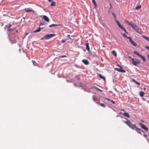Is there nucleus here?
I'll return each mask as SVG.
<instances>
[{
  "label": "nucleus",
  "mask_w": 149,
  "mask_h": 149,
  "mask_svg": "<svg viewBox=\"0 0 149 149\" xmlns=\"http://www.w3.org/2000/svg\"><path fill=\"white\" fill-rule=\"evenodd\" d=\"M127 120V121H123V122L127 124L129 127L133 130H134L135 128L137 132L139 134H141V130H142L139 128H137L136 126V125L133 124L127 118H125Z\"/></svg>",
  "instance_id": "nucleus-1"
},
{
  "label": "nucleus",
  "mask_w": 149,
  "mask_h": 149,
  "mask_svg": "<svg viewBox=\"0 0 149 149\" xmlns=\"http://www.w3.org/2000/svg\"><path fill=\"white\" fill-rule=\"evenodd\" d=\"M125 21L129 25L131 26L132 27V28L134 30L137 27V26L134 23L129 22L127 20H126Z\"/></svg>",
  "instance_id": "nucleus-2"
},
{
  "label": "nucleus",
  "mask_w": 149,
  "mask_h": 149,
  "mask_svg": "<svg viewBox=\"0 0 149 149\" xmlns=\"http://www.w3.org/2000/svg\"><path fill=\"white\" fill-rule=\"evenodd\" d=\"M132 63L133 65H136L140 63V61L137 59L132 58Z\"/></svg>",
  "instance_id": "nucleus-3"
},
{
  "label": "nucleus",
  "mask_w": 149,
  "mask_h": 149,
  "mask_svg": "<svg viewBox=\"0 0 149 149\" xmlns=\"http://www.w3.org/2000/svg\"><path fill=\"white\" fill-rule=\"evenodd\" d=\"M134 53L139 56L140 57L142 58L143 62H145L146 61V60L145 57L142 55H140L139 53H138V52L136 51H134Z\"/></svg>",
  "instance_id": "nucleus-4"
},
{
  "label": "nucleus",
  "mask_w": 149,
  "mask_h": 149,
  "mask_svg": "<svg viewBox=\"0 0 149 149\" xmlns=\"http://www.w3.org/2000/svg\"><path fill=\"white\" fill-rule=\"evenodd\" d=\"M55 35H56L55 34H46L44 36V38H45V39H48L52 38Z\"/></svg>",
  "instance_id": "nucleus-5"
},
{
  "label": "nucleus",
  "mask_w": 149,
  "mask_h": 149,
  "mask_svg": "<svg viewBox=\"0 0 149 149\" xmlns=\"http://www.w3.org/2000/svg\"><path fill=\"white\" fill-rule=\"evenodd\" d=\"M128 39H129L130 42L134 46H136V45H137L136 43L132 40V39L131 37H128Z\"/></svg>",
  "instance_id": "nucleus-6"
},
{
  "label": "nucleus",
  "mask_w": 149,
  "mask_h": 149,
  "mask_svg": "<svg viewBox=\"0 0 149 149\" xmlns=\"http://www.w3.org/2000/svg\"><path fill=\"white\" fill-rule=\"evenodd\" d=\"M139 125H140L141 126V127L142 128L145 130L147 131L148 130V128L144 125L143 124L141 123H139Z\"/></svg>",
  "instance_id": "nucleus-7"
},
{
  "label": "nucleus",
  "mask_w": 149,
  "mask_h": 149,
  "mask_svg": "<svg viewBox=\"0 0 149 149\" xmlns=\"http://www.w3.org/2000/svg\"><path fill=\"white\" fill-rule=\"evenodd\" d=\"M115 70L116 71H118L119 72H125V71L123 69H122V68L119 69L118 68H116L115 69Z\"/></svg>",
  "instance_id": "nucleus-8"
},
{
  "label": "nucleus",
  "mask_w": 149,
  "mask_h": 149,
  "mask_svg": "<svg viewBox=\"0 0 149 149\" xmlns=\"http://www.w3.org/2000/svg\"><path fill=\"white\" fill-rule=\"evenodd\" d=\"M24 10L26 12H32L33 13V14H34V11L33 10H32L31 9H29L28 8H26L24 9Z\"/></svg>",
  "instance_id": "nucleus-9"
},
{
  "label": "nucleus",
  "mask_w": 149,
  "mask_h": 149,
  "mask_svg": "<svg viewBox=\"0 0 149 149\" xmlns=\"http://www.w3.org/2000/svg\"><path fill=\"white\" fill-rule=\"evenodd\" d=\"M134 30L140 34H141L142 33L141 29L138 27Z\"/></svg>",
  "instance_id": "nucleus-10"
},
{
  "label": "nucleus",
  "mask_w": 149,
  "mask_h": 149,
  "mask_svg": "<svg viewBox=\"0 0 149 149\" xmlns=\"http://www.w3.org/2000/svg\"><path fill=\"white\" fill-rule=\"evenodd\" d=\"M82 62L85 65H88L89 64L88 61L86 60L83 59Z\"/></svg>",
  "instance_id": "nucleus-11"
},
{
  "label": "nucleus",
  "mask_w": 149,
  "mask_h": 149,
  "mask_svg": "<svg viewBox=\"0 0 149 149\" xmlns=\"http://www.w3.org/2000/svg\"><path fill=\"white\" fill-rule=\"evenodd\" d=\"M38 18H42V19H48L47 17L45 15H43V16L42 15H40L39 16H38Z\"/></svg>",
  "instance_id": "nucleus-12"
},
{
  "label": "nucleus",
  "mask_w": 149,
  "mask_h": 149,
  "mask_svg": "<svg viewBox=\"0 0 149 149\" xmlns=\"http://www.w3.org/2000/svg\"><path fill=\"white\" fill-rule=\"evenodd\" d=\"M61 26V25L59 24H52L51 25H49V27H52L54 26Z\"/></svg>",
  "instance_id": "nucleus-13"
},
{
  "label": "nucleus",
  "mask_w": 149,
  "mask_h": 149,
  "mask_svg": "<svg viewBox=\"0 0 149 149\" xmlns=\"http://www.w3.org/2000/svg\"><path fill=\"white\" fill-rule=\"evenodd\" d=\"M96 102L97 103L99 104L101 106L104 108H105L106 107L105 105L104 104H103L102 103H100L99 102Z\"/></svg>",
  "instance_id": "nucleus-14"
},
{
  "label": "nucleus",
  "mask_w": 149,
  "mask_h": 149,
  "mask_svg": "<svg viewBox=\"0 0 149 149\" xmlns=\"http://www.w3.org/2000/svg\"><path fill=\"white\" fill-rule=\"evenodd\" d=\"M123 114L124 116L127 117L128 118H129L130 117V116L129 114L127 113H123Z\"/></svg>",
  "instance_id": "nucleus-15"
},
{
  "label": "nucleus",
  "mask_w": 149,
  "mask_h": 149,
  "mask_svg": "<svg viewBox=\"0 0 149 149\" xmlns=\"http://www.w3.org/2000/svg\"><path fill=\"white\" fill-rule=\"evenodd\" d=\"M92 97H93V99L94 101H99V100H100L99 99L96 97L95 98L94 97V95H93L92 96Z\"/></svg>",
  "instance_id": "nucleus-16"
},
{
  "label": "nucleus",
  "mask_w": 149,
  "mask_h": 149,
  "mask_svg": "<svg viewBox=\"0 0 149 149\" xmlns=\"http://www.w3.org/2000/svg\"><path fill=\"white\" fill-rule=\"evenodd\" d=\"M116 21L117 23V24L118 25V26L120 28H122V26H121V25H120V23H119V22L116 19Z\"/></svg>",
  "instance_id": "nucleus-17"
},
{
  "label": "nucleus",
  "mask_w": 149,
  "mask_h": 149,
  "mask_svg": "<svg viewBox=\"0 0 149 149\" xmlns=\"http://www.w3.org/2000/svg\"><path fill=\"white\" fill-rule=\"evenodd\" d=\"M140 95L141 97H143L145 95V93L141 91L139 92Z\"/></svg>",
  "instance_id": "nucleus-18"
},
{
  "label": "nucleus",
  "mask_w": 149,
  "mask_h": 149,
  "mask_svg": "<svg viewBox=\"0 0 149 149\" xmlns=\"http://www.w3.org/2000/svg\"><path fill=\"white\" fill-rule=\"evenodd\" d=\"M132 81L137 85H140V83L139 82L136 81L135 79H132Z\"/></svg>",
  "instance_id": "nucleus-19"
},
{
  "label": "nucleus",
  "mask_w": 149,
  "mask_h": 149,
  "mask_svg": "<svg viewBox=\"0 0 149 149\" xmlns=\"http://www.w3.org/2000/svg\"><path fill=\"white\" fill-rule=\"evenodd\" d=\"M86 49L88 51H89L90 50V48L89 47L88 44V43L86 44Z\"/></svg>",
  "instance_id": "nucleus-20"
},
{
  "label": "nucleus",
  "mask_w": 149,
  "mask_h": 149,
  "mask_svg": "<svg viewBox=\"0 0 149 149\" xmlns=\"http://www.w3.org/2000/svg\"><path fill=\"white\" fill-rule=\"evenodd\" d=\"M93 88H95L96 90L97 91H99L101 92H102V90H100V89L99 88L97 87L94 86L93 87Z\"/></svg>",
  "instance_id": "nucleus-21"
},
{
  "label": "nucleus",
  "mask_w": 149,
  "mask_h": 149,
  "mask_svg": "<svg viewBox=\"0 0 149 149\" xmlns=\"http://www.w3.org/2000/svg\"><path fill=\"white\" fill-rule=\"evenodd\" d=\"M40 31V27H39V28L38 29H37L35 31H33V33H36V32H38Z\"/></svg>",
  "instance_id": "nucleus-22"
},
{
  "label": "nucleus",
  "mask_w": 149,
  "mask_h": 149,
  "mask_svg": "<svg viewBox=\"0 0 149 149\" xmlns=\"http://www.w3.org/2000/svg\"><path fill=\"white\" fill-rule=\"evenodd\" d=\"M112 54L115 56H117V54L116 53L114 50L112 51Z\"/></svg>",
  "instance_id": "nucleus-23"
},
{
  "label": "nucleus",
  "mask_w": 149,
  "mask_h": 149,
  "mask_svg": "<svg viewBox=\"0 0 149 149\" xmlns=\"http://www.w3.org/2000/svg\"><path fill=\"white\" fill-rule=\"evenodd\" d=\"M98 76L101 78H102V79H103L104 80H105V78L103 76H102V75H101V74H98Z\"/></svg>",
  "instance_id": "nucleus-24"
},
{
  "label": "nucleus",
  "mask_w": 149,
  "mask_h": 149,
  "mask_svg": "<svg viewBox=\"0 0 149 149\" xmlns=\"http://www.w3.org/2000/svg\"><path fill=\"white\" fill-rule=\"evenodd\" d=\"M55 5V2L52 1L50 6H53Z\"/></svg>",
  "instance_id": "nucleus-25"
},
{
  "label": "nucleus",
  "mask_w": 149,
  "mask_h": 149,
  "mask_svg": "<svg viewBox=\"0 0 149 149\" xmlns=\"http://www.w3.org/2000/svg\"><path fill=\"white\" fill-rule=\"evenodd\" d=\"M92 2L95 6V8L97 6L95 0H92Z\"/></svg>",
  "instance_id": "nucleus-26"
},
{
  "label": "nucleus",
  "mask_w": 149,
  "mask_h": 149,
  "mask_svg": "<svg viewBox=\"0 0 149 149\" xmlns=\"http://www.w3.org/2000/svg\"><path fill=\"white\" fill-rule=\"evenodd\" d=\"M143 36L145 39L149 41V37H147L145 36Z\"/></svg>",
  "instance_id": "nucleus-27"
},
{
  "label": "nucleus",
  "mask_w": 149,
  "mask_h": 149,
  "mask_svg": "<svg viewBox=\"0 0 149 149\" xmlns=\"http://www.w3.org/2000/svg\"><path fill=\"white\" fill-rule=\"evenodd\" d=\"M141 8V6L140 5H139V6H136V7L135 9L136 10H138V9H140Z\"/></svg>",
  "instance_id": "nucleus-28"
},
{
  "label": "nucleus",
  "mask_w": 149,
  "mask_h": 149,
  "mask_svg": "<svg viewBox=\"0 0 149 149\" xmlns=\"http://www.w3.org/2000/svg\"><path fill=\"white\" fill-rule=\"evenodd\" d=\"M124 31H125L126 33H127L128 32H127L126 29L123 27H122V28H121Z\"/></svg>",
  "instance_id": "nucleus-29"
},
{
  "label": "nucleus",
  "mask_w": 149,
  "mask_h": 149,
  "mask_svg": "<svg viewBox=\"0 0 149 149\" xmlns=\"http://www.w3.org/2000/svg\"><path fill=\"white\" fill-rule=\"evenodd\" d=\"M123 36L124 37H125L126 38H127V39H128V38L130 37L127 36L125 34V33L123 34Z\"/></svg>",
  "instance_id": "nucleus-30"
},
{
  "label": "nucleus",
  "mask_w": 149,
  "mask_h": 149,
  "mask_svg": "<svg viewBox=\"0 0 149 149\" xmlns=\"http://www.w3.org/2000/svg\"><path fill=\"white\" fill-rule=\"evenodd\" d=\"M113 15V16L114 18H116V15L113 13H112Z\"/></svg>",
  "instance_id": "nucleus-31"
},
{
  "label": "nucleus",
  "mask_w": 149,
  "mask_h": 149,
  "mask_svg": "<svg viewBox=\"0 0 149 149\" xmlns=\"http://www.w3.org/2000/svg\"><path fill=\"white\" fill-rule=\"evenodd\" d=\"M102 97L104 99H105L108 101H110V100H111L109 99V98H106L105 97Z\"/></svg>",
  "instance_id": "nucleus-32"
},
{
  "label": "nucleus",
  "mask_w": 149,
  "mask_h": 149,
  "mask_svg": "<svg viewBox=\"0 0 149 149\" xmlns=\"http://www.w3.org/2000/svg\"><path fill=\"white\" fill-rule=\"evenodd\" d=\"M66 55H62L60 57L61 58H63L64 57H66Z\"/></svg>",
  "instance_id": "nucleus-33"
},
{
  "label": "nucleus",
  "mask_w": 149,
  "mask_h": 149,
  "mask_svg": "<svg viewBox=\"0 0 149 149\" xmlns=\"http://www.w3.org/2000/svg\"><path fill=\"white\" fill-rule=\"evenodd\" d=\"M117 66L120 67V68H122V67H121L120 65L118 63L117 64Z\"/></svg>",
  "instance_id": "nucleus-34"
},
{
  "label": "nucleus",
  "mask_w": 149,
  "mask_h": 149,
  "mask_svg": "<svg viewBox=\"0 0 149 149\" xmlns=\"http://www.w3.org/2000/svg\"><path fill=\"white\" fill-rule=\"evenodd\" d=\"M11 42L12 43H16V40H14V41H12Z\"/></svg>",
  "instance_id": "nucleus-35"
},
{
  "label": "nucleus",
  "mask_w": 149,
  "mask_h": 149,
  "mask_svg": "<svg viewBox=\"0 0 149 149\" xmlns=\"http://www.w3.org/2000/svg\"><path fill=\"white\" fill-rule=\"evenodd\" d=\"M32 62L33 65H35V61H33V60H32Z\"/></svg>",
  "instance_id": "nucleus-36"
},
{
  "label": "nucleus",
  "mask_w": 149,
  "mask_h": 149,
  "mask_svg": "<svg viewBox=\"0 0 149 149\" xmlns=\"http://www.w3.org/2000/svg\"><path fill=\"white\" fill-rule=\"evenodd\" d=\"M110 101L113 104H115V102L113 100H110Z\"/></svg>",
  "instance_id": "nucleus-37"
},
{
  "label": "nucleus",
  "mask_w": 149,
  "mask_h": 149,
  "mask_svg": "<svg viewBox=\"0 0 149 149\" xmlns=\"http://www.w3.org/2000/svg\"><path fill=\"white\" fill-rule=\"evenodd\" d=\"M45 20L46 22H49V19H44Z\"/></svg>",
  "instance_id": "nucleus-38"
},
{
  "label": "nucleus",
  "mask_w": 149,
  "mask_h": 149,
  "mask_svg": "<svg viewBox=\"0 0 149 149\" xmlns=\"http://www.w3.org/2000/svg\"><path fill=\"white\" fill-rule=\"evenodd\" d=\"M146 48L147 49L149 50V47L148 46H147L146 47Z\"/></svg>",
  "instance_id": "nucleus-39"
},
{
  "label": "nucleus",
  "mask_w": 149,
  "mask_h": 149,
  "mask_svg": "<svg viewBox=\"0 0 149 149\" xmlns=\"http://www.w3.org/2000/svg\"><path fill=\"white\" fill-rule=\"evenodd\" d=\"M143 136L145 137H147L148 136L146 134H144L143 135Z\"/></svg>",
  "instance_id": "nucleus-40"
},
{
  "label": "nucleus",
  "mask_w": 149,
  "mask_h": 149,
  "mask_svg": "<svg viewBox=\"0 0 149 149\" xmlns=\"http://www.w3.org/2000/svg\"><path fill=\"white\" fill-rule=\"evenodd\" d=\"M29 34V33H25V36L23 38H25L26 37V35H28Z\"/></svg>",
  "instance_id": "nucleus-41"
},
{
  "label": "nucleus",
  "mask_w": 149,
  "mask_h": 149,
  "mask_svg": "<svg viewBox=\"0 0 149 149\" xmlns=\"http://www.w3.org/2000/svg\"><path fill=\"white\" fill-rule=\"evenodd\" d=\"M65 41L64 40H62L61 41V42L62 43H64L65 42Z\"/></svg>",
  "instance_id": "nucleus-42"
},
{
  "label": "nucleus",
  "mask_w": 149,
  "mask_h": 149,
  "mask_svg": "<svg viewBox=\"0 0 149 149\" xmlns=\"http://www.w3.org/2000/svg\"><path fill=\"white\" fill-rule=\"evenodd\" d=\"M44 25L43 23H42V22H41L40 24V26L41 25Z\"/></svg>",
  "instance_id": "nucleus-43"
},
{
  "label": "nucleus",
  "mask_w": 149,
  "mask_h": 149,
  "mask_svg": "<svg viewBox=\"0 0 149 149\" xmlns=\"http://www.w3.org/2000/svg\"><path fill=\"white\" fill-rule=\"evenodd\" d=\"M14 29H9V31H11L13 30Z\"/></svg>",
  "instance_id": "nucleus-44"
},
{
  "label": "nucleus",
  "mask_w": 149,
  "mask_h": 149,
  "mask_svg": "<svg viewBox=\"0 0 149 149\" xmlns=\"http://www.w3.org/2000/svg\"><path fill=\"white\" fill-rule=\"evenodd\" d=\"M11 25H9V26H8V29H9L10 28V27H11Z\"/></svg>",
  "instance_id": "nucleus-45"
},
{
  "label": "nucleus",
  "mask_w": 149,
  "mask_h": 149,
  "mask_svg": "<svg viewBox=\"0 0 149 149\" xmlns=\"http://www.w3.org/2000/svg\"><path fill=\"white\" fill-rule=\"evenodd\" d=\"M44 39H45V38H44V36L43 37V38H41V39L42 40H43Z\"/></svg>",
  "instance_id": "nucleus-46"
},
{
  "label": "nucleus",
  "mask_w": 149,
  "mask_h": 149,
  "mask_svg": "<svg viewBox=\"0 0 149 149\" xmlns=\"http://www.w3.org/2000/svg\"><path fill=\"white\" fill-rule=\"evenodd\" d=\"M18 32V30H16V31H15V32H16V33H17Z\"/></svg>",
  "instance_id": "nucleus-47"
},
{
  "label": "nucleus",
  "mask_w": 149,
  "mask_h": 149,
  "mask_svg": "<svg viewBox=\"0 0 149 149\" xmlns=\"http://www.w3.org/2000/svg\"><path fill=\"white\" fill-rule=\"evenodd\" d=\"M120 110L123 111H125V110L124 109H120Z\"/></svg>",
  "instance_id": "nucleus-48"
},
{
  "label": "nucleus",
  "mask_w": 149,
  "mask_h": 149,
  "mask_svg": "<svg viewBox=\"0 0 149 149\" xmlns=\"http://www.w3.org/2000/svg\"><path fill=\"white\" fill-rule=\"evenodd\" d=\"M49 2H50L52 0H47Z\"/></svg>",
  "instance_id": "nucleus-49"
},
{
  "label": "nucleus",
  "mask_w": 149,
  "mask_h": 149,
  "mask_svg": "<svg viewBox=\"0 0 149 149\" xmlns=\"http://www.w3.org/2000/svg\"><path fill=\"white\" fill-rule=\"evenodd\" d=\"M146 88H145V87H144V88H143V90H144V91H145V90H146Z\"/></svg>",
  "instance_id": "nucleus-50"
},
{
  "label": "nucleus",
  "mask_w": 149,
  "mask_h": 149,
  "mask_svg": "<svg viewBox=\"0 0 149 149\" xmlns=\"http://www.w3.org/2000/svg\"><path fill=\"white\" fill-rule=\"evenodd\" d=\"M141 131H142L143 133H145L144 132V131H143V130H141Z\"/></svg>",
  "instance_id": "nucleus-51"
},
{
  "label": "nucleus",
  "mask_w": 149,
  "mask_h": 149,
  "mask_svg": "<svg viewBox=\"0 0 149 149\" xmlns=\"http://www.w3.org/2000/svg\"><path fill=\"white\" fill-rule=\"evenodd\" d=\"M119 114H122V113L121 112H120V113H119Z\"/></svg>",
  "instance_id": "nucleus-52"
},
{
  "label": "nucleus",
  "mask_w": 149,
  "mask_h": 149,
  "mask_svg": "<svg viewBox=\"0 0 149 149\" xmlns=\"http://www.w3.org/2000/svg\"><path fill=\"white\" fill-rule=\"evenodd\" d=\"M110 6H111V4H110Z\"/></svg>",
  "instance_id": "nucleus-53"
},
{
  "label": "nucleus",
  "mask_w": 149,
  "mask_h": 149,
  "mask_svg": "<svg viewBox=\"0 0 149 149\" xmlns=\"http://www.w3.org/2000/svg\"><path fill=\"white\" fill-rule=\"evenodd\" d=\"M22 18H23V19H24V17H22Z\"/></svg>",
  "instance_id": "nucleus-54"
},
{
  "label": "nucleus",
  "mask_w": 149,
  "mask_h": 149,
  "mask_svg": "<svg viewBox=\"0 0 149 149\" xmlns=\"http://www.w3.org/2000/svg\"><path fill=\"white\" fill-rule=\"evenodd\" d=\"M141 121H142V122H143V120H141Z\"/></svg>",
  "instance_id": "nucleus-55"
}]
</instances>
